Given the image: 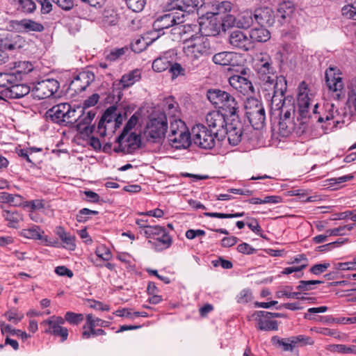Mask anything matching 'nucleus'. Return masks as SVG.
Here are the masks:
<instances>
[{"mask_svg":"<svg viewBox=\"0 0 356 356\" xmlns=\"http://www.w3.org/2000/svg\"><path fill=\"white\" fill-rule=\"evenodd\" d=\"M106 322L99 318H95L92 314H88L86 316V324L83 326V330L87 329V327H105Z\"/></svg>","mask_w":356,"mask_h":356,"instance_id":"obj_47","label":"nucleus"},{"mask_svg":"<svg viewBox=\"0 0 356 356\" xmlns=\"http://www.w3.org/2000/svg\"><path fill=\"white\" fill-rule=\"evenodd\" d=\"M76 109L77 110L76 119H75L72 124H75L79 131H83L86 133L88 131L92 132L94 127H90L89 125L96 115L97 109L92 108L87 111L81 108V107H78Z\"/></svg>","mask_w":356,"mask_h":356,"instance_id":"obj_14","label":"nucleus"},{"mask_svg":"<svg viewBox=\"0 0 356 356\" xmlns=\"http://www.w3.org/2000/svg\"><path fill=\"white\" fill-rule=\"evenodd\" d=\"M277 12L280 14L282 18L284 19L287 16H289L293 12V8L291 7V2H284L283 3L280 4Z\"/></svg>","mask_w":356,"mask_h":356,"instance_id":"obj_64","label":"nucleus"},{"mask_svg":"<svg viewBox=\"0 0 356 356\" xmlns=\"http://www.w3.org/2000/svg\"><path fill=\"white\" fill-rule=\"evenodd\" d=\"M257 328L262 331L277 330L278 325L276 321H270L263 317H257Z\"/></svg>","mask_w":356,"mask_h":356,"instance_id":"obj_38","label":"nucleus"},{"mask_svg":"<svg viewBox=\"0 0 356 356\" xmlns=\"http://www.w3.org/2000/svg\"><path fill=\"white\" fill-rule=\"evenodd\" d=\"M251 39L241 31H234L229 35V44L235 48L247 51L254 47Z\"/></svg>","mask_w":356,"mask_h":356,"instance_id":"obj_24","label":"nucleus"},{"mask_svg":"<svg viewBox=\"0 0 356 356\" xmlns=\"http://www.w3.org/2000/svg\"><path fill=\"white\" fill-rule=\"evenodd\" d=\"M229 83L233 88L243 95L254 93V87L252 82L241 75H232L229 78Z\"/></svg>","mask_w":356,"mask_h":356,"instance_id":"obj_23","label":"nucleus"},{"mask_svg":"<svg viewBox=\"0 0 356 356\" xmlns=\"http://www.w3.org/2000/svg\"><path fill=\"white\" fill-rule=\"evenodd\" d=\"M249 38L251 39L252 44L254 42H264L270 38V32L264 26L254 28L250 31L248 34Z\"/></svg>","mask_w":356,"mask_h":356,"instance_id":"obj_30","label":"nucleus"},{"mask_svg":"<svg viewBox=\"0 0 356 356\" xmlns=\"http://www.w3.org/2000/svg\"><path fill=\"white\" fill-rule=\"evenodd\" d=\"M179 124L182 129L178 130L177 132L173 131L172 134H169L168 140L171 146L175 149H186L190 145L191 134L188 132L184 122Z\"/></svg>","mask_w":356,"mask_h":356,"instance_id":"obj_15","label":"nucleus"},{"mask_svg":"<svg viewBox=\"0 0 356 356\" xmlns=\"http://www.w3.org/2000/svg\"><path fill=\"white\" fill-rule=\"evenodd\" d=\"M24 19L18 20L13 19L10 20L8 24V29L10 31L15 33H24Z\"/></svg>","mask_w":356,"mask_h":356,"instance_id":"obj_55","label":"nucleus"},{"mask_svg":"<svg viewBox=\"0 0 356 356\" xmlns=\"http://www.w3.org/2000/svg\"><path fill=\"white\" fill-rule=\"evenodd\" d=\"M264 98L270 102L272 109L279 110L288 104L286 101L293 99L291 96H284L287 84L284 76H279L276 81L261 85Z\"/></svg>","mask_w":356,"mask_h":356,"instance_id":"obj_3","label":"nucleus"},{"mask_svg":"<svg viewBox=\"0 0 356 356\" xmlns=\"http://www.w3.org/2000/svg\"><path fill=\"white\" fill-rule=\"evenodd\" d=\"M0 201L13 207H20L24 204V199L19 195L3 192L0 195Z\"/></svg>","mask_w":356,"mask_h":356,"instance_id":"obj_33","label":"nucleus"},{"mask_svg":"<svg viewBox=\"0 0 356 356\" xmlns=\"http://www.w3.org/2000/svg\"><path fill=\"white\" fill-rule=\"evenodd\" d=\"M168 129L166 116L161 115L150 120L147 127V139L152 143H159L165 136Z\"/></svg>","mask_w":356,"mask_h":356,"instance_id":"obj_11","label":"nucleus"},{"mask_svg":"<svg viewBox=\"0 0 356 356\" xmlns=\"http://www.w3.org/2000/svg\"><path fill=\"white\" fill-rule=\"evenodd\" d=\"M280 111V120H293V116L295 115V106L289 100L288 104L279 109Z\"/></svg>","mask_w":356,"mask_h":356,"instance_id":"obj_43","label":"nucleus"},{"mask_svg":"<svg viewBox=\"0 0 356 356\" xmlns=\"http://www.w3.org/2000/svg\"><path fill=\"white\" fill-rule=\"evenodd\" d=\"M27 44L26 39L16 33H7L0 38V48L4 50L15 51L24 48Z\"/></svg>","mask_w":356,"mask_h":356,"instance_id":"obj_20","label":"nucleus"},{"mask_svg":"<svg viewBox=\"0 0 356 356\" xmlns=\"http://www.w3.org/2000/svg\"><path fill=\"white\" fill-rule=\"evenodd\" d=\"M31 91V88L28 85L16 82L11 84L9 88H4V92L1 94L6 99H19L28 95Z\"/></svg>","mask_w":356,"mask_h":356,"instance_id":"obj_26","label":"nucleus"},{"mask_svg":"<svg viewBox=\"0 0 356 356\" xmlns=\"http://www.w3.org/2000/svg\"><path fill=\"white\" fill-rule=\"evenodd\" d=\"M19 77L10 73H0V88H9L11 84L19 82Z\"/></svg>","mask_w":356,"mask_h":356,"instance_id":"obj_39","label":"nucleus"},{"mask_svg":"<svg viewBox=\"0 0 356 356\" xmlns=\"http://www.w3.org/2000/svg\"><path fill=\"white\" fill-rule=\"evenodd\" d=\"M56 234L65 244L64 247L70 250H74L76 248L75 236L65 230L62 227H57Z\"/></svg>","mask_w":356,"mask_h":356,"instance_id":"obj_29","label":"nucleus"},{"mask_svg":"<svg viewBox=\"0 0 356 356\" xmlns=\"http://www.w3.org/2000/svg\"><path fill=\"white\" fill-rule=\"evenodd\" d=\"M141 78V72L138 69H135L132 71L124 74L120 80V83L123 88H129L134 85L136 82L138 81Z\"/></svg>","mask_w":356,"mask_h":356,"instance_id":"obj_31","label":"nucleus"},{"mask_svg":"<svg viewBox=\"0 0 356 356\" xmlns=\"http://www.w3.org/2000/svg\"><path fill=\"white\" fill-rule=\"evenodd\" d=\"M252 15L253 14L250 10H245L241 13L236 19L237 26L242 29L249 28L253 22Z\"/></svg>","mask_w":356,"mask_h":356,"instance_id":"obj_36","label":"nucleus"},{"mask_svg":"<svg viewBox=\"0 0 356 356\" xmlns=\"http://www.w3.org/2000/svg\"><path fill=\"white\" fill-rule=\"evenodd\" d=\"M123 116L115 106H111L103 113L97 125V132L104 137L107 131L113 133L122 124Z\"/></svg>","mask_w":356,"mask_h":356,"instance_id":"obj_6","label":"nucleus"},{"mask_svg":"<svg viewBox=\"0 0 356 356\" xmlns=\"http://www.w3.org/2000/svg\"><path fill=\"white\" fill-rule=\"evenodd\" d=\"M290 341L293 343L294 347L297 346L298 344H300L301 346L305 345H312L314 344V340L309 337L305 335H298V336H293L291 337Z\"/></svg>","mask_w":356,"mask_h":356,"instance_id":"obj_59","label":"nucleus"},{"mask_svg":"<svg viewBox=\"0 0 356 356\" xmlns=\"http://www.w3.org/2000/svg\"><path fill=\"white\" fill-rule=\"evenodd\" d=\"M255 70L261 85L276 81V79L279 77L276 75V71L273 66L271 58L259 66L255 67Z\"/></svg>","mask_w":356,"mask_h":356,"instance_id":"obj_21","label":"nucleus"},{"mask_svg":"<svg viewBox=\"0 0 356 356\" xmlns=\"http://www.w3.org/2000/svg\"><path fill=\"white\" fill-rule=\"evenodd\" d=\"M243 130V126L238 118H232L231 123L226 125L225 132L220 134V137L227 135L229 144L235 146L241 141Z\"/></svg>","mask_w":356,"mask_h":356,"instance_id":"obj_16","label":"nucleus"},{"mask_svg":"<svg viewBox=\"0 0 356 356\" xmlns=\"http://www.w3.org/2000/svg\"><path fill=\"white\" fill-rule=\"evenodd\" d=\"M21 235L25 238L35 240H40L42 238V236L40 234V229L37 225H33L30 228L22 229Z\"/></svg>","mask_w":356,"mask_h":356,"instance_id":"obj_45","label":"nucleus"},{"mask_svg":"<svg viewBox=\"0 0 356 356\" xmlns=\"http://www.w3.org/2000/svg\"><path fill=\"white\" fill-rule=\"evenodd\" d=\"M330 350L345 355H356V345L334 344L330 346Z\"/></svg>","mask_w":356,"mask_h":356,"instance_id":"obj_40","label":"nucleus"},{"mask_svg":"<svg viewBox=\"0 0 356 356\" xmlns=\"http://www.w3.org/2000/svg\"><path fill=\"white\" fill-rule=\"evenodd\" d=\"M207 97L215 107L222 110L225 115L238 118V104L230 94L220 89H210Z\"/></svg>","mask_w":356,"mask_h":356,"instance_id":"obj_4","label":"nucleus"},{"mask_svg":"<svg viewBox=\"0 0 356 356\" xmlns=\"http://www.w3.org/2000/svg\"><path fill=\"white\" fill-rule=\"evenodd\" d=\"M225 115L221 113L219 111H213L209 112L206 116V123L216 135L220 137V134L225 132L227 124Z\"/></svg>","mask_w":356,"mask_h":356,"instance_id":"obj_17","label":"nucleus"},{"mask_svg":"<svg viewBox=\"0 0 356 356\" xmlns=\"http://www.w3.org/2000/svg\"><path fill=\"white\" fill-rule=\"evenodd\" d=\"M177 58L175 49H170L163 52L152 63V69L157 72H162L169 68Z\"/></svg>","mask_w":356,"mask_h":356,"instance_id":"obj_22","label":"nucleus"},{"mask_svg":"<svg viewBox=\"0 0 356 356\" xmlns=\"http://www.w3.org/2000/svg\"><path fill=\"white\" fill-rule=\"evenodd\" d=\"M183 52L188 60L191 63L192 68L197 67L206 58L213 54L210 42L202 35H193L183 42Z\"/></svg>","mask_w":356,"mask_h":356,"instance_id":"obj_2","label":"nucleus"},{"mask_svg":"<svg viewBox=\"0 0 356 356\" xmlns=\"http://www.w3.org/2000/svg\"><path fill=\"white\" fill-rule=\"evenodd\" d=\"M6 219L7 221H8V227L13 228H17L19 227V223L21 221H22L23 218L22 215L19 212L8 211L6 213Z\"/></svg>","mask_w":356,"mask_h":356,"instance_id":"obj_46","label":"nucleus"},{"mask_svg":"<svg viewBox=\"0 0 356 356\" xmlns=\"http://www.w3.org/2000/svg\"><path fill=\"white\" fill-rule=\"evenodd\" d=\"M347 104L349 108H353L354 111H356V81L351 83V86L348 93Z\"/></svg>","mask_w":356,"mask_h":356,"instance_id":"obj_53","label":"nucleus"},{"mask_svg":"<svg viewBox=\"0 0 356 356\" xmlns=\"http://www.w3.org/2000/svg\"><path fill=\"white\" fill-rule=\"evenodd\" d=\"M98 213L99 212L97 211L83 208L78 212L76 219L79 222H86L91 218L92 216L97 215Z\"/></svg>","mask_w":356,"mask_h":356,"instance_id":"obj_51","label":"nucleus"},{"mask_svg":"<svg viewBox=\"0 0 356 356\" xmlns=\"http://www.w3.org/2000/svg\"><path fill=\"white\" fill-rule=\"evenodd\" d=\"M128 50L127 47L113 49L106 55V58L111 62L115 61L124 55Z\"/></svg>","mask_w":356,"mask_h":356,"instance_id":"obj_60","label":"nucleus"},{"mask_svg":"<svg viewBox=\"0 0 356 356\" xmlns=\"http://www.w3.org/2000/svg\"><path fill=\"white\" fill-rule=\"evenodd\" d=\"M165 232H166V229L163 227L159 225H150L144 230V234L147 238H156Z\"/></svg>","mask_w":356,"mask_h":356,"instance_id":"obj_49","label":"nucleus"},{"mask_svg":"<svg viewBox=\"0 0 356 356\" xmlns=\"http://www.w3.org/2000/svg\"><path fill=\"white\" fill-rule=\"evenodd\" d=\"M179 104L175 101V97L172 96H169L168 97L164 98L163 101V111L164 115H168L169 117L176 118L177 115L179 113L178 111Z\"/></svg>","mask_w":356,"mask_h":356,"instance_id":"obj_32","label":"nucleus"},{"mask_svg":"<svg viewBox=\"0 0 356 356\" xmlns=\"http://www.w3.org/2000/svg\"><path fill=\"white\" fill-rule=\"evenodd\" d=\"M291 290L292 288L291 286H285L283 289H281L276 293V297L278 298L286 297L288 298L303 299L302 297L300 296V293L291 292Z\"/></svg>","mask_w":356,"mask_h":356,"instance_id":"obj_50","label":"nucleus"},{"mask_svg":"<svg viewBox=\"0 0 356 356\" xmlns=\"http://www.w3.org/2000/svg\"><path fill=\"white\" fill-rule=\"evenodd\" d=\"M290 340L291 337L286 339H280L277 336H274L271 339L273 344L282 347L284 351H292L293 350V343H292Z\"/></svg>","mask_w":356,"mask_h":356,"instance_id":"obj_44","label":"nucleus"},{"mask_svg":"<svg viewBox=\"0 0 356 356\" xmlns=\"http://www.w3.org/2000/svg\"><path fill=\"white\" fill-rule=\"evenodd\" d=\"M105 334L106 332L101 328L95 329V327H87V329L83 330V331L82 332L81 337L83 339H88L92 337Z\"/></svg>","mask_w":356,"mask_h":356,"instance_id":"obj_58","label":"nucleus"},{"mask_svg":"<svg viewBox=\"0 0 356 356\" xmlns=\"http://www.w3.org/2000/svg\"><path fill=\"white\" fill-rule=\"evenodd\" d=\"M245 115L255 129H261L266 121V113L262 104L256 98H248L245 103Z\"/></svg>","mask_w":356,"mask_h":356,"instance_id":"obj_7","label":"nucleus"},{"mask_svg":"<svg viewBox=\"0 0 356 356\" xmlns=\"http://www.w3.org/2000/svg\"><path fill=\"white\" fill-rule=\"evenodd\" d=\"M14 67L15 71L13 74L19 77V82L22 81L24 74L31 72L33 69L32 63L29 61L15 62Z\"/></svg>","mask_w":356,"mask_h":356,"instance_id":"obj_34","label":"nucleus"},{"mask_svg":"<svg viewBox=\"0 0 356 356\" xmlns=\"http://www.w3.org/2000/svg\"><path fill=\"white\" fill-rule=\"evenodd\" d=\"M77 110L68 103H61L54 106L46 112L47 120L60 125L72 124L76 119Z\"/></svg>","mask_w":356,"mask_h":356,"instance_id":"obj_5","label":"nucleus"},{"mask_svg":"<svg viewBox=\"0 0 356 356\" xmlns=\"http://www.w3.org/2000/svg\"><path fill=\"white\" fill-rule=\"evenodd\" d=\"M354 227V225H346L339 226L334 229H329L326 230V233L331 236H344L350 232Z\"/></svg>","mask_w":356,"mask_h":356,"instance_id":"obj_48","label":"nucleus"},{"mask_svg":"<svg viewBox=\"0 0 356 356\" xmlns=\"http://www.w3.org/2000/svg\"><path fill=\"white\" fill-rule=\"evenodd\" d=\"M113 151L123 154H132L141 147V136L134 132L121 133L116 138Z\"/></svg>","mask_w":356,"mask_h":356,"instance_id":"obj_8","label":"nucleus"},{"mask_svg":"<svg viewBox=\"0 0 356 356\" xmlns=\"http://www.w3.org/2000/svg\"><path fill=\"white\" fill-rule=\"evenodd\" d=\"M254 17L261 26H270L275 22L273 10L268 6H262L254 10Z\"/></svg>","mask_w":356,"mask_h":356,"instance_id":"obj_25","label":"nucleus"},{"mask_svg":"<svg viewBox=\"0 0 356 356\" xmlns=\"http://www.w3.org/2000/svg\"><path fill=\"white\" fill-rule=\"evenodd\" d=\"M0 327L1 332L3 334L9 333L13 335L16 334L17 337L22 338L23 340H26L28 338L31 337V336L28 334L26 332H23L21 330L13 329L10 325L6 324L3 322H1L0 323Z\"/></svg>","mask_w":356,"mask_h":356,"instance_id":"obj_41","label":"nucleus"},{"mask_svg":"<svg viewBox=\"0 0 356 356\" xmlns=\"http://www.w3.org/2000/svg\"><path fill=\"white\" fill-rule=\"evenodd\" d=\"M128 8L134 12L141 11L146 3V0H125Z\"/></svg>","mask_w":356,"mask_h":356,"instance_id":"obj_62","label":"nucleus"},{"mask_svg":"<svg viewBox=\"0 0 356 356\" xmlns=\"http://www.w3.org/2000/svg\"><path fill=\"white\" fill-rule=\"evenodd\" d=\"M218 137L204 124H198L192 128L191 140L200 148L212 149L215 146L216 138Z\"/></svg>","mask_w":356,"mask_h":356,"instance_id":"obj_9","label":"nucleus"},{"mask_svg":"<svg viewBox=\"0 0 356 356\" xmlns=\"http://www.w3.org/2000/svg\"><path fill=\"white\" fill-rule=\"evenodd\" d=\"M252 299V294L250 289H245L242 290L237 296V302L240 304H246Z\"/></svg>","mask_w":356,"mask_h":356,"instance_id":"obj_63","label":"nucleus"},{"mask_svg":"<svg viewBox=\"0 0 356 356\" xmlns=\"http://www.w3.org/2000/svg\"><path fill=\"white\" fill-rule=\"evenodd\" d=\"M238 55L232 51H222L216 54L212 60L214 63L220 65H238Z\"/></svg>","mask_w":356,"mask_h":356,"instance_id":"obj_27","label":"nucleus"},{"mask_svg":"<svg viewBox=\"0 0 356 356\" xmlns=\"http://www.w3.org/2000/svg\"><path fill=\"white\" fill-rule=\"evenodd\" d=\"M63 318L65 319V322L67 321L71 325H77L83 321L84 317L82 314L67 312Z\"/></svg>","mask_w":356,"mask_h":356,"instance_id":"obj_52","label":"nucleus"},{"mask_svg":"<svg viewBox=\"0 0 356 356\" xmlns=\"http://www.w3.org/2000/svg\"><path fill=\"white\" fill-rule=\"evenodd\" d=\"M204 0H175L174 5L178 10L189 13L196 8L201 7Z\"/></svg>","mask_w":356,"mask_h":356,"instance_id":"obj_28","label":"nucleus"},{"mask_svg":"<svg viewBox=\"0 0 356 356\" xmlns=\"http://www.w3.org/2000/svg\"><path fill=\"white\" fill-rule=\"evenodd\" d=\"M244 212L236 213H222L216 212H205L204 213V216L218 218H238L244 216Z\"/></svg>","mask_w":356,"mask_h":356,"instance_id":"obj_61","label":"nucleus"},{"mask_svg":"<svg viewBox=\"0 0 356 356\" xmlns=\"http://www.w3.org/2000/svg\"><path fill=\"white\" fill-rule=\"evenodd\" d=\"M279 130L282 136H288L293 132L298 133V131H296V126L293 120H280Z\"/></svg>","mask_w":356,"mask_h":356,"instance_id":"obj_37","label":"nucleus"},{"mask_svg":"<svg viewBox=\"0 0 356 356\" xmlns=\"http://www.w3.org/2000/svg\"><path fill=\"white\" fill-rule=\"evenodd\" d=\"M60 83L54 79H47L37 82L31 90L34 98L43 99L52 97L59 89Z\"/></svg>","mask_w":356,"mask_h":356,"instance_id":"obj_12","label":"nucleus"},{"mask_svg":"<svg viewBox=\"0 0 356 356\" xmlns=\"http://www.w3.org/2000/svg\"><path fill=\"white\" fill-rule=\"evenodd\" d=\"M324 283L322 280H300L297 286V289L300 291H306L314 289V286Z\"/></svg>","mask_w":356,"mask_h":356,"instance_id":"obj_56","label":"nucleus"},{"mask_svg":"<svg viewBox=\"0 0 356 356\" xmlns=\"http://www.w3.org/2000/svg\"><path fill=\"white\" fill-rule=\"evenodd\" d=\"M64 323L65 319L58 316H51L41 323L42 325L48 326L44 330L45 333L60 337L61 342L65 341L68 337L67 328L62 326Z\"/></svg>","mask_w":356,"mask_h":356,"instance_id":"obj_13","label":"nucleus"},{"mask_svg":"<svg viewBox=\"0 0 356 356\" xmlns=\"http://www.w3.org/2000/svg\"><path fill=\"white\" fill-rule=\"evenodd\" d=\"M95 254L98 258L106 261H109L112 258L111 250L104 245L97 247Z\"/></svg>","mask_w":356,"mask_h":356,"instance_id":"obj_57","label":"nucleus"},{"mask_svg":"<svg viewBox=\"0 0 356 356\" xmlns=\"http://www.w3.org/2000/svg\"><path fill=\"white\" fill-rule=\"evenodd\" d=\"M326 86L334 99H340L345 96V88L341 73L337 67H330L325 73Z\"/></svg>","mask_w":356,"mask_h":356,"instance_id":"obj_10","label":"nucleus"},{"mask_svg":"<svg viewBox=\"0 0 356 356\" xmlns=\"http://www.w3.org/2000/svg\"><path fill=\"white\" fill-rule=\"evenodd\" d=\"M24 33L31 32H42L44 30L43 24L31 19L24 18Z\"/></svg>","mask_w":356,"mask_h":356,"instance_id":"obj_42","label":"nucleus"},{"mask_svg":"<svg viewBox=\"0 0 356 356\" xmlns=\"http://www.w3.org/2000/svg\"><path fill=\"white\" fill-rule=\"evenodd\" d=\"M4 316L9 321L13 322L15 324H17L24 318V314L22 312H19L16 308L9 309L5 313Z\"/></svg>","mask_w":356,"mask_h":356,"instance_id":"obj_54","label":"nucleus"},{"mask_svg":"<svg viewBox=\"0 0 356 356\" xmlns=\"http://www.w3.org/2000/svg\"><path fill=\"white\" fill-rule=\"evenodd\" d=\"M184 14H181V16L176 15L173 11H170L168 13L163 14L159 16L153 23V29L160 33L164 29H169L175 24H179L183 23V18Z\"/></svg>","mask_w":356,"mask_h":356,"instance_id":"obj_18","label":"nucleus"},{"mask_svg":"<svg viewBox=\"0 0 356 356\" xmlns=\"http://www.w3.org/2000/svg\"><path fill=\"white\" fill-rule=\"evenodd\" d=\"M156 241L153 243L154 248L156 251H161L168 248L172 245V238L165 232L159 236L154 238Z\"/></svg>","mask_w":356,"mask_h":356,"instance_id":"obj_35","label":"nucleus"},{"mask_svg":"<svg viewBox=\"0 0 356 356\" xmlns=\"http://www.w3.org/2000/svg\"><path fill=\"white\" fill-rule=\"evenodd\" d=\"M95 75L90 71L80 72L70 83L68 90L72 94L84 91L94 81Z\"/></svg>","mask_w":356,"mask_h":356,"instance_id":"obj_19","label":"nucleus"},{"mask_svg":"<svg viewBox=\"0 0 356 356\" xmlns=\"http://www.w3.org/2000/svg\"><path fill=\"white\" fill-rule=\"evenodd\" d=\"M316 94L315 89L309 87L305 81L300 83L298 95V114L300 118V124L303 126V129H305V125L311 120L313 122H325V125L322 126L323 129H332L340 122L339 113L337 110L334 111L332 104V109H330L328 113L323 116L321 115L317 111L318 104L315 99Z\"/></svg>","mask_w":356,"mask_h":356,"instance_id":"obj_1","label":"nucleus"}]
</instances>
